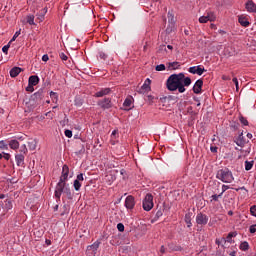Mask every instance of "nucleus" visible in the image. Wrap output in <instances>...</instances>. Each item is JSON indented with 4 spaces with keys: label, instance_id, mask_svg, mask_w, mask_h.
Masks as SVG:
<instances>
[{
    "label": "nucleus",
    "instance_id": "e2e57ef3",
    "mask_svg": "<svg viewBox=\"0 0 256 256\" xmlns=\"http://www.w3.org/2000/svg\"><path fill=\"white\" fill-rule=\"evenodd\" d=\"M3 157L6 161H9V159H11V154H4Z\"/></svg>",
    "mask_w": 256,
    "mask_h": 256
},
{
    "label": "nucleus",
    "instance_id": "7ed1b4c3",
    "mask_svg": "<svg viewBox=\"0 0 256 256\" xmlns=\"http://www.w3.org/2000/svg\"><path fill=\"white\" fill-rule=\"evenodd\" d=\"M216 179H219L222 181V183H233L235 178L233 177V173L230 171V169L225 168L218 170Z\"/></svg>",
    "mask_w": 256,
    "mask_h": 256
},
{
    "label": "nucleus",
    "instance_id": "39448f33",
    "mask_svg": "<svg viewBox=\"0 0 256 256\" xmlns=\"http://www.w3.org/2000/svg\"><path fill=\"white\" fill-rule=\"evenodd\" d=\"M142 207L144 209V211H151L153 209V195L148 193L146 194L143 203H142Z\"/></svg>",
    "mask_w": 256,
    "mask_h": 256
},
{
    "label": "nucleus",
    "instance_id": "6e6d98bb",
    "mask_svg": "<svg viewBox=\"0 0 256 256\" xmlns=\"http://www.w3.org/2000/svg\"><path fill=\"white\" fill-rule=\"evenodd\" d=\"M76 181H79V182L84 181L83 173H80V174L77 175Z\"/></svg>",
    "mask_w": 256,
    "mask_h": 256
},
{
    "label": "nucleus",
    "instance_id": "ea45409f",
    "mask_svg": "<svg viewBox=\"0 0 256 256\" xmlns=\"http://www.w3.org/2000/svg\"><path fill=\"white\" fill-rule=\"evenodd\" d=\"M117 229L120 231V233H123V231H125V225H123V223H118Z\"/></svg>",
    "mask_w": 256,
    "mask_h": 256
},
{
    "label": "nucleus",
    "instance_id": "13d9d810",
    "mask_svg": "<svg viewBox=\"0 0 256 256\" xmlns=\"http://www.w3.org/2000/svg\"><path fill=\"white\" fill-rule=\"evenodd\" d=\"M21 153H24V155L25 154H27V146L26 145H23L22 147H21Z\"/></svg>",
    "mask_w": 256,
    "mask_h": 256
},
{
    "label": "nucleus",
    "instance_id": "8fccbe9b",
    "mask_svg": "<svg viewBox=\"0 0 256 256\" xmlns=\"http://www.w3.org/2000/svg\"><path fill=\"white\" fill-rule=\"evenodd\" d=\"M250 213H251V215H253V217H256V206L255 205L251 206Z\"/></svg>",
    "mask_w": 256,
    "mask_h": 256
},
{
    "label": "nucleus",
    "instance_id": "5fc2aeb1",
    "mask_svg": "<svg viewBox=\"0 0 256 256\" xmlns=\"http://www.w3.org/2000/svg\"><path fill=\"white\" fill-rule=\"evenodd\" d=\"M250 233H256V224L251 225L249 228Z\"/></svg>",
    "mask_w": 256,
    "mask_h": 256
},
{
    "label": "nucleus",
    "instance_id": "20e7f679",
    "mask_svg": "<svg viewBox=\"0 0 256 256\" xmlns=\"http://www.w3.org/2000/svg\"><path fill=\"white\" fill-rule=\"evenodd\" d=\"M43 97H45V92L43 89H39L36 93L31 95L28 104L30 105V107L35 108L37 107V105H41Z\"/></svg>",
    "mask_w": 256,
    "mask_h": 256
},
{
    "label": "nucleus",
    "instance_id": "680f3d73",
    "mask_svg": "<svg viewBox=\"0 0 256 256\" xmlns=\"http://www.w3.org/2000/svg\"><path fill=\"white\" fill-rule=\"evenodd\" d=\"M222 79L223 81H231V76L223 75Z\"/></svg>",
    "mask_w": 256,
    "mask_h": 256
},
{
    "label": "nucleus",
    "instance_id": "aec40b11",
    "mask_svg": "<svg viewBox=\"0 0 256 256\" xmlns=\"http://www.w3.org/2000/svg\"><path fill=\"white\" fill-rule=\"evenodd\" d=\"M100 245H101V242L96 241L92 245L88 246L87 249H88V251H93L95 253V251H97L99 249Z\"/></svg>",
    "mask_w": 256,
    "mask_h": 256
},
{
    "label": "nucleus",
    "instance_id": "f03ea898",
    "mask_svg": "<svg viewBox=\"0 0 256 256\" xmlns=\"http://www.w3.org/2000/svg\"><path fill=\"white\" fill-rule=\"evenodd\" d=\"M63 193L64 195H66L69 201H73L74 194L71 191V188H69V184L62 183L61 185L60 184L56 185L54 195L58 201L61 199V195H63Z\"/></svg>",
    "mask_w": 256,
    "mask_h": 256
},
{
    "label": "nucleus",
    "instance_id": "9d476101",
    "mask_svg": "<svg viewBox=\"0 0 256 256\" xmlns=\"http://www.w3.org/2000/svg\"><path fill=\"white\" fill-rule=\"evenodd\" d=\"M202 89H203V79H198L195 82V85L193 86V92L196 95H199V93H201Z\"/></svg>",
    "mask_w": 256,
    "mask_h": 256
},
{
    "label": "nucleus",
    "instance_id": "412c9836",
    "mask_svg": "<svg viewBox=\"0 0 256 256\" xmlns=\"http://www.w3.org/2000/svg\"><path fill=\"white\" fill-rule=\"evenodd\" d=\"M19 73H21V68L19 67H13L11 70H10V77H17L19 75Z\"/></svg>",
    "mask_w": 256,
    "mask_h": 256
},
{
    "label": "nucleus",
    "instance_id": "e433bc0d",
    "mask_svg": "<svg viewBox=\"0 0 256 256\" xmlns=\"http://www.w3.org/2000/svg\"><path fill=\"white\" fill-rule=\"evenodd\" d=\"M45 13H47V10L44 8V9L41 11L40 15H38L39 21H43V19H45Z\"/></svg>",
    "mask_w": 256,
    "mask_h": 256
},
{
    "label": "nucleus",
    "instance_id": "a19ab883",
    "mask_svg": "<svg viewBox=\"0 0 256 256\" xmlns=\"http://www.w3.org/2000/svg\"><path fill=\"white\" fill-rule=\"evenodd\" d=\"M26 91H28V93H33V91H35V88L32 84L28 83V86L26 87Z\"/></svg>",
    "mask_w": 256,
    "mask_h": 256
},
{
    "label": "nucleus",
    "instance_id": "bf43d9fd",
    "mask_svg": "<svg viewBox=\"0 0 256 256\" xmlns=\"http://www.w3.org/2000/svg\"><path fill=\"white\" fill-rule=\"evenodd\" d=\"M227 189H229V186L228 185H222V195H223V193H225V191H227Z\"/></svg>",
    "mask_w": 256,
    "mask_h": 256
},
{
    "label": "nucleus",
    "instance_id": "0e129e2a",
    "mask_svg": "<svg viewBox=\"0 0 256 256\" xmlns=\"http://www.w3.org/2000/svg\"><path fill=\"white\" fill-rule=\"evenodd\" d=\"M120 173L121 175H123V179H125V175L127 174V171H125V169H122Z\"/></svg>",
    "mask_w": 256,
    "mask_h": 256
},
{
    "label": "nucleus",
    "instance_id": "4c0bfd02",
    "mask_svg": "<svg viewBox=\"0 0 256 256\" xmlns=\"http://www.w3.org/2000/svg\"><path fill=\"white\" fill-rule=\"evenodd\" d=\"M239 121H240V123H242V125H245V126L249 125V121H247V118H245L243 116L239 117Z\"/></svg>",
    "mask_w": 256,
    "mask_h": 256
},
{
    "label": "nucleus",
    "instance_id": "473e14b6",
    "mask_svg": "<svg viewBox=\"0 0 256 256\" xmlns=\"http://www.w3.org/2000/svg\"><path fill=\"white\" fill-rule=\"evenodd\" d=\"M208 21H215L216 17H215V14L213 12H208L207 15H206Z\"/></svg>",
    "mask_w": 256,
    "mask_h": 256
},
{
    "label": "nucleus",
    "instance_id": "6e6552de",
    "mask_svg": "<svg viewBox=\"0 0 256 256\" xmlns=\"http://www.w3.org/2000/svg\"><path fill=\"white\" fill-rule=\"evenodd\" d=\"M234 143H236L238 147H245V145L249 143V140L245 139L243 132H241L237 137L234 138Z\"/></svg>",
    "mask_w": 256,
    "mask_h": 256
},
{
    "label": "nucleus",
    "instance_id": "6ab92c4d",
    "mask_svg": "<svg viewBox=\"0 0 256 256\" xmlns=\"http://www.w3.org/2000/svg\"><path fill=\"white\" fill-rule=\"evenodd\" d=\"M133 103V97H127L123 103V107H125L126 111H129V107H131V104Z\"/></svg>",
    "mask_w": 256,
    "mask_h": 256
},
{
    "label": "nucleus",
    "instance_id": "864d4df0",
    "mask_svg": "<svg viewBox=\"0 0 256 256\" xmlns=\"http://www.w3.org/2000/svg\"><path fill=\"white\" fill-rule=\"evenodd\" d=\"M60 59H62V61H67V59H69V57L66 56L65 53H60Z\"/></svg>",
    "mask_w": 256,
    "mask_h": 256
},
{
    "label": "nucleus",
    "instance_id": "de8ad7c7",
    "mask_svg": "<svg viewBox=\"0 0 256 256\" xmlns=\"http://www.w3.org/2000/svg\"><path fill=\"white\" fill-rule=\"evenodd\" d=\"M209 22V19L207 18V16H201L199 18V23H207Z\"/></svg>",
    "mask_w": 256,
    "mask_h": 256
},
{
    "label": "nucleus",
    "instance_id": "2f4dec72",
    "mask_svg": "<svg viewBox=\"0 0 256 256\" xmlns=\"http://www.w3.org/2000/svg\"><path fill=\"white\" fill-rule=\"evenodd\" d=\"M253 161H245V169L246 171H251L253 169Z\"/></svg>",
    "mask_w": 256,
    "mask_h": 256
},
{
    "label": "nucleus",
    "instance_id": "ddd939ff",
    "mask_svg": "<svg viewBox=\"0 0 256 256\" xmlns=\"http://www.w3.org/2000/svg\"><path fill=\"white\" fill-rule=\"evenodd\" d=\"M15 161H16V165L18 167H24V165H25V155H23V154H16Z\"/></svg>",
    "mask_w": 256,
    "mask_h": 256
},
{
    "label": "nucleus",
    "instance_id": "052dcab7",
    "mask_svg": "<svg viewBox=\"0 0 256 256\" xmlns=\"http://www.w3.org/2000/svg\"><path fill=\"white\" fill-rule=\"evenodd\" d=\"M42 61H44V62L49 61V55L44 54V55L42 56Z\"/></svg>",
    "mask_w": 256,
    "mask_h": 256
},
{
    "label": "nucleus",
    "instance_id": "c03bdc74",
    "mask_svg": "<svg viewBox=\"0 0 256 256\" xmlns=\"http://www.w3.org/2000/svg\"><path fill=\"white\" fill-rule=\"evenodd\" d=\"M50 97L52 99H55V101H58V99H59V96L57 95V92H53V91L50 92Z\"/></svg>",
    "mask_w": 256,
    "mask_h": 256
},
{
    "label": "nucleus",
    "instance_id": "338daca9",
    "mask_svg": "<svg viewBox=\"0 0 256 256\" xmlns=\"http://www.w3.org/2000/svg\"><path fill=\"white\" fill-rule=\"evenodd\" d=\"M194 101L198 102V103H197V107H200V106H201V102H199V98L194 97Z\"/></svg>",
    "mask_w": 256,
    "mask_h": 256
},
{
    "label": "nucleus",
    "instance_id": "a18cd8bd",
    "mask_svg": "<svg viewBox=\"0 0 256 256\" xmlns=\"http://www.w3.org/2000/svg\"><path fill=\"white\" fill-rule=\"evenodd\" d=\"M64 135H66V137H68V139H71V137H73V131L65 130Z\"/></svg>",
    "mask_w": 256,
    "mask_h": 256
},
{
    "label": "nucleus",
    "instance_id": "c9c22d12",
    "mask_svg": "<svg viewBox=\"0 0 256 256\" xmlns=\"http://www.w3.org/2000/svg\"><path fill=\"white\" fill-rule=\"evenodd\" d=\"M185 223H187L188 227H191V214H186L185 215Z\"/></svg>",
    "mask_w": 256,
    "mask_h": 256
},
{
    "label": "nucleus",
    "instance_id": "423d86ee",
    "mask_svg": "<svg viewBox=\"0 0 256 256\" xmlns=\"http://www.w3.org/2000/svg\"><path fill=\"white\" fill-rule=\"evenodd\" d=\"M69 179V166L66 164L62 167V174L60 176L58 184L61 186L63 183H67Z\"/></svg>",
    "mask_w": 256,
    "mask_h": 256
},
{
    "label": "nucleus",
    "instance_id": "79ce46f5",
    "mask_svg": "<svg viewBox=\"0 0 256 256\" xmlns=\"http://www.w3.org/2000/svg\"><path fill=\"white\" fill-rule=\"evenodd\" d=\"M9 47H11V43L3 46V48H2V51H3V53H5V55H7V53H9Z\"/></svg>",
    "mask_w": 256,
    "mask_h": 256
},
{
    "label": "nucleus",
    "instance_id": "cd10ccee",
    "mask_svg": "<svg viewBox=\"0 0 256 256\" xmlns=\"http://www.w3.org/2000/svg\"><path fill=\"white\" fill-rule=\"evenodd\" d=\"M26 21L29 25H35V16L34 15H28L26 17Z\"/></svg>",
    "mask_w": 256,
    "mask_h": 256
},
{
    "label": "nucleus",
    "instance_id": "f704fd0d",
    "mask_svg": "<svg viewBox=\"0 0 256 256\" xmlns=\"http://www.w3.org/2000/svg\"><path fill=\"white\" fill-rule=\"evenodd\" d=\"M74 189L75 191L81 190V182H79V180H74Z\"/></svg>",
    "mask_w": 256,
    "mask_h": 256
},
{
    "label": "nucleus",
    "instance_id": "9b49d317",
    "mask_svg": "<svg viewBox=\"0 0 256 256\" xmlns=\"http://www.w3.org/2000/svg\"><path fill=\"white\" fill-rule=\"evenodd\" d=\"M151 91V79L147 78L142 85L139 93H149Z\"/></svg>",
    "mask_w": 256,
    "mask_h": 256
},
{
    "label": "nucleus",
    "instance_id": "4d7b16f0",
    "mask_svg": "<svg viewBox=\"0 0 256 256\" xmlns=\"http://www.w3.org/2000/svg\"><path fill=\"white\" fill-rule=\"evenodd\" d=\"M219 148L217 147V146H211L210 147V151H211V153H217V150H218Z\"/></svg>",
    "mask_w": 256,
    "mask_h": 256
},
{
    "label": "nucleus",
    "instance_id": "c85d7f7f",
    "mask_svg": "<svg viewBox=\"0 0 256 256\" xmlns=\"http://www.w3.org/2000/svg\"><path fill=\"white\" fill-rule=\"evenodd\" d=\"M163 211L162 209L158 210L156 212V215L154 217V219L151 221L152 223H155V221H157V219H159L160 217H163Z\"/></svg>",
    "mask_w": 256,
    "mask_h": 256
},
{
    "label": "nucleus",
    "instance_id": "f8f14e48",
    "mask_svg": "<svg viewBox=\"0 0 256 256\" xmlns=\"http://www.w3.org/2000/svg\"><path fill=\"white\" fill-rule=\"evenodd\" d=\"M126 209H133L135 207V197L129 195L125 200Z\"/></svg>",
    "mask_w": 256,
    "mask_h": 256
},
{
    "label": "nucleus",
    "instance_id": "58836bf2",
    "mask_svg": "<svg viewBox=\"0 0 256 256\" xmlns=\"http://www.w3.org/2000/svg\"><path fill=\"white\" fill-rule=\"evenodd\" d=\"M165 64H160L155 67V71H165Z\"/></svg>",
    "mask_w": 256,
    "mask_h": 256
},
{
    "label": "nucleus",
    "instance_id": "72a5a7b5",
    "mask_svg": "<svg viewBox=\"0 0 256 256\" xmlns=\"http://www.w3.org/2000/svg\"><path fill=\"white\" fill-rule=\"evenodd\" d=\"M205 68H201V66H196V75H203L205 73Z\"/></svg>",
    "mask_w": 256,
    "mask_h": 256
},
{
    "label": "nucleus",
    "instance_id": "f3484780",
    "mask_svg": "<svg viewBox=\"0 0 256 256\" xmlns=\"http://www.w3.org/2000/svg\"><path fill=\"white\" fill-rule=\"evenodd\" d=\"M28 84L35 87V85H39V76L32 75L29 77Z\"/></svg>",
    "mask_w": 256,
    "mask_h": 256
},
{
    "label": "nucleus",
    "instance_id": "0eeeda50",
    "mask_svg": "<svg viewBox=\"0 0 256 256\" xmlns=\"http://www.w3.org/2000/svg\"><path fill=\"white\" fill-rule=\"evenodd\" d=\"M98 107H101V109H111L113 107V103L111 102V98H104L102 100H99L97 102Z\"/></svg>",
    "mask_w": 256,
    "mask_h": 256
},
{
    "label": "nucleus",
    "instance_id": "393cba45",
    "mask_svg": "<svg viewBox=\"0 0 256 256\" xmlns=\"http://www.w3.org/2000/svg\"><path fill=\"white\" fill-rule=\"evenodd\" d=\"M28 147H29L30 151H35V149H37V141L30 140L28 142Z\"/></svg>",
    "mask_w": 256,
    "mask_h": 256
},
{
    "label": "nucleus",
    "instance_id": "f257e3e1",
    "mask_svg": "<svg viewBox=\"0 0 256 256\" xmlns=\"http://www.w3.org/2000/svg\"><path fill=\"white\" fill-rule=\"evenodd\" d=\"M191 85V78L185 77L183 72L179 74H172L166 81L168 91H177L178 93H185L186 87Z\"/></svg>",
    "mask_w": 256,
    "mask_h": 256
},
{
    "label": "nucleus",
    "instance_id": "09e8293b",
    "mask_svg": "<svg viewBox=\"0 0 256 256\" xmlns=\"http://www.w3.org/2000/svg\"><path fill=\"white\" fill-rule=\"evenodd\" d=\"M188 71H189V73H192L193 75H197V66L190 67Z\"/></svg>",
    "mask_w": 256,
    "mask_h": 256
},
{
    "label": "nucleus",
    "instance_id": "2eb2a0df",
    "mask_svg": "<svg viewBox=\"0 0 256 256\" xmlns=\"http://www.w3.org/2000/svg\"><path fill=\"white\" fill-rule=\"evenodd\" d=\"M109 93H111V88H103L96 92L94 97H105V95H109Z\"/></svg>",
    "mask_w": 256,
    "mask_h": 256
},
{
    "label": "nucleus",
    "instance_id": "a878e982",
    "mask_svg": "<svg viewBox=\"0 0 256 256\" xmlns=\"http://www.w3.org/2000/svg\"><path fill=\"white\" fill-rule=\"evenodd\" d=\"M168 23L175 25V16H173V12H168Z\"/></svg>",
    "mask_w": 256,
    "mask_h": 256
},
{
    "label": "nucleus",
    "instance_id": "dca6fc26",
    "mask_svg": "<svg viewBox=\"0 0 256 256\" xmlns=\"http://www.w3.org/2000/svg\"><path fill=\"white\" fill-rule=\"evenodd\" d=\"M167 67L169 71H175L181 67V64L179 62H168Z\"/></svg>",
    "mask_w": 256,
    "mask_h": 256
},
{
    "label": "nucleus",
    "instance_id": "5701e85b",
    "mask_svg": "<svg viewBox=\"0 0 256 256\" xmlns=\"http://www.w3.org/2000/svg\"><path fill=\"white\" fill-rule=\"evenodd\" d=\"M238 21H239V23H240V25L242 26V27H249V25H250V23H249V20H247L245 17H243V16H240L239 18H238Z\"/></svg>",
    "mask_w": 256,
    "mask_h": 256
},
{
    "label": "nucleus",
    "instance_id": "37998d69",
    "mask_svg": "<svg viewBox=\"0 0 256 256\" xmlns=\"http://www.w3.org/2000/svg\"><path fill=\"white\" fill-rule=\"evenodd\" d=\"M21 35V30L17 31L14 36L12 37V39L10 40L9 43H13V41H15V39H17V37H19Z\"/></svg>",
    "mask_w": 256,
    "mask_h": 256
},
{
    "label": "nucleus",
    "instance_id": "bb28decb",
    "mask_svg": "<svg viewBox=\"0 0 256 256\" xmlns=\"http://www.w3.org/2000/svg\"><path fill=\"white\" fill-rule=\"evenodd\" d=\"M241 251H249V242L244 241L240 244Z\"/></svg>",
    "mask_w": 256,
    "mask_h": 256
},
{
    "label": "nucleus",
    "instance_id": "a211bd4d",
    "mask_svg": "<svg viewBox=\"0 0 256 256\" xmlns=\"http://www.w3.org/2000/svg\"><path fill=\"white\" fill-rule=\"evenodd\" d=\"M233 237H237V232H230L226 239L222 238L221 241H223V243H231V241H233Z\"/></svg>",
    "mask_w": 256,
    "mask_h": 256
},
{
    "label": "nucleus",
    "instance_id": "c756f323",
    "mask_svg": "<svg viewBox=\"0 0 256 256\" xmlns=\"http://www.w3.org/2000/svg\"><path fill=\"white\" fill-rule=\"evenodd\" d=\"M161 53H167V46H165V45H160V46L158 47L157 54H158V55H161Z\"/></svg>",
    "mask_w": 256,
    "mask_h": 256
},
{
    "label": "nucleus",
    "instance_id": "603ef678",
    "mask_svg": "<svg viewBox=\"0 0 256 256\" xmlns=\"http://www.w3.org/2000/svg\"><path fill=\"white\" fill-rule=\"evenodd\" d=\"M99 57L105 61V59H107V54H105V52H99Z\"/></svg>",
    "mask_w": 256,
    "mask_h": 256
},
{
    "label": "nucleus",
    "instance_id": "49530a36",
    "mask_svg": "<svg viewBox=\"0 0 256 256\" xmlns=\"http://www.w3.org/2000/svg\"><path fill=\"white\" fill-rule=\"evenodd\" d=\"M232 81L236 87V91H239V80H237V77H234Z\"/></svg>",
    "mask_w": 256,
    "mask_h": 256
},
{
    "label": "nucleus",
    "instance_id": "7c9ffc66",
    "mask_svg": "<svg viewBox=\"0 0 256 256\" xmlns=\"http://www.w3.org/2000/svg\"><path fill=\"white\" fill-rule=\"evenodd\" d=\"M173 31H175V24H168V27L166 28V33L168 35H171Z\"/></svg>",
    "mask_w": 256,
    "mask_h": 256
},
{
    "label": "nucleus",
    "instance_id": "4468645a",
    "mask_svg": "<svg viewBox=\"0 0 256 256\" xmlns=\"http://www.w3.org/2000/svg\"><path fill=\"white\" fill-rule=\"evenodd\" d=\"M246 10L249 13H256V4L253 2V0H250L246 3Z\"/></svg>",
    "mask_w": 256,
    "mask_h": 256
},
{
    "label": "nucleus",
    "instance_id": "4be33fe9",
    "mask_svg": "<svg viewBox=\"0 0 256 256\" xmlns=\"http://www.w3.org/2000/svg\"><path fill=\"white\" fill-rule=\"evenodd\" d=\"M2 209H5V211H9V210L13 209V202L11 201V199L5 200V205H4V207L2 206Z\"/></svg>",
    "mask_w": 256,
    "mask_h": 256
},
{
    "label": "nucleus",
    "instance_id": "1a4fd4ad",
    "mask_svg": "<svg viewBox=\"0 0 256 256\" xmlns=\"http://www.w3.org/2000/svg\"><path fill=\"white\" fill-rule=\"evenodd\" d=\"M196 223L197 225H207V223H209V217L200 212L196 216Z\"/></svg>",
    "mask_w": 256,
    "mask_h": 256
},
{
    "label": "nucleus",
    "instance_id": "774afa93",
    "mask_svg": "<svg viewBox=\"0 0 256 256\" xmlns=\"http://www.w3.org/2000/svg\"><path fill=\"white\" fill-rule=\"evenodd\" d=\"M160 253H165V246H161V248H160Z\"/></svg>",
    "mask_w": 256,
    "mask_h": 256
},
{
    "label": "nucleus",
    "instance_id": "69168bd1",
    "mask_svg": "<svg viewBox=\"0 0 256 256\" xmlns=\"http://www.w3.org/2000/svg\"><path fill=\"white\" fill-rule=\"evenodd\" d=\"M174 250L175 251H183V248L181 246H175Z\"/></svg>",
    "mask_w": 256,
    "mask_h": 256
},
{
    "label": "nucleus",
    "instance_id": "b1692460",
    "mask_svg": "<svg viewBox=\"0 0 256 256\" xmlns=\"http://www.w3.org/2000/svg\"><path fill=\"white\" fill-rule=\"evenodd\" d=\"M9 147H10V149H14V150L19 149V141H17V140H10Z\"/></svg>",
    "mask_w": 256,
    "mask_h": 256
},
{
    "label": "nucleus",
    "instance_id": "3c124183",
    "mask_svg": "<svg viewBox=\"0 0 256 256\" xmlns=\"http://www.w3.org/2000/svg\"><path fill=\"white\" fill-rule=\"evenodd\" d=\"M223 196V193H220V194H214L212 195V199L213 201H219V197H222Z\"/></svg>",
    "mask_w": 256,
    "mask_h": 256
}]
</instances>
